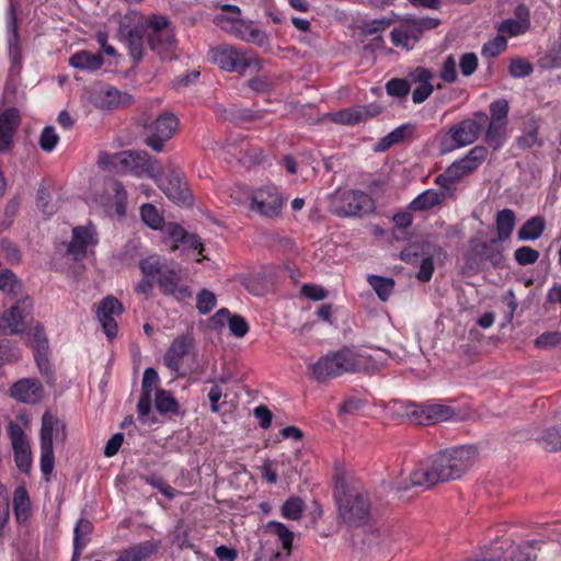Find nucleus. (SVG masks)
Returning a JSON list of instances; mask_svg holds the SVG:
<instances>
[{
	"mask_svg": "<svg viewBox=\"0 0 561 561\" xmlns=\"http://www.w3.org/2000/svg\"><path fill=\"white\" fill-rule=\"evenodd\" d=\"M148 32L142 26L122 24L119 34L127 46L135 64L144 58L145 35L147 43L161 60H172L176 57V39L174 28L165 15L152 14L146 22Z\"/></svg>",
	"mask_w": 561,
	"mask_h": 561,
	"instance_id": "f257e3e1",
	"label": "nucleus"
},
{
	"mask_svg": "<svg viewBox=\"0 0 561 561\" xmlns=\"http://www.w3.org/2000/svg\"><path fill=\"white\" fill-rule=\"evenodd\" d=\"M142 278L137 284L136 293L149 296L156 286L165 296L178 300L192 297V290L184 284L185 273L174 261L159 255H150L139 261Z\"/></svg>",
	"mask_w": 561,
	"mask_h": 561,
	"instance_id": "f03ea898",
	"label": "nucleus"
},
{
	"mask_svg": "<svg viewBox=\"0 0 561 561\" xmlns=\"http://www.w3.org/2000/svg\"><path fill=\"white\" fill-rule=\"evenodd\" d=\"M383 357L351 347H342L321 356L308 369L318 382H325L331 378L346 373L374 374L383 364Z\"/></svg>",
	"mask_w": 561,
	"mask_h": 561,
	"instance_id": "7ed1b4c3",
	"label": "nucleus"
},
{
	"mask_svg": "<svg viewBox=\"0 0 561 561\" xmlns=\"http://www.w3.org/2000/svg\"><path fill=\"white\" fill-rule=\"evenodd\" d=\"M333 479L334 497L343 520L353 526L366 522L371 507L368 493L341 465H335Z\"/></svg>",
	"mask_w": 561,
	"mask_h": 561,
	"instance_id": "20e7f679",
	"label": "nucleus"
},
{
	"mask_svg": "<svg viewBox=\"0 0 561 561\" xmlns=\"http://www.w3.org/2000/svg\"><path fill=\"white\" fill-rule=\"evenodd\" d=\"M478 450L473 446L463 445L444 449L433 457L440 481L448 482L460 479L477 461Z\"/></svg>",
	"mask_w": 561,
	"mask_h": 561,
	"instance_id": "39448f33",
	"label": "nucleus"
},
{
	"mask_svg": "<svg viewBox=\"0 0 561 561\" xmlns=\"http://www.w3.org/2000/svg\"><path fill=\"white\" fill-rule=\"evenodd\" d=\"M65 439L66 425L62 421L55 417L50 412L46 411L42 416L41 427V470L48 480L54 469V446L53 436Z\"/></svg>",
	"mask_w": 561,
	"mask_h": 561,
	"instance_id": "423d86ee",
	"label": "nucleus"
},
{
	"mask_svg": "<svg viewBox=\"0 0 561 561\" xmlns=\"http://www.w3.org/2000/svg\"><path fill=\"white\" fill-rule=\"evenodd\" d=\"M113 162L115 168L134 174L147 173L156 183L162 178V167L158 160L146 151H123L116 154Z\"/></svg>",
	"mask_w": 561,
	"mask_h": 561,
	"instance_id": "0eeeda50",
	"label": "nucleus"
},
{
	"mask_svg": "<svg viewBox=\"0 0 561 561\" xmlns=\"http://www.w3.org/2000/svg\"><path fill=\"white\" fill-rule=\"evenodd\" d=\"M178 126V117L170 112H163L153 122L144 125V141L153 151L161 152L164 144L175 134Z\"/></svg>",
	"mask_w": 561,
	"mask_h": 561,
	"instance_id": "6e6552de",
	"label": "nucleus"
},
{
	"mask_svg": "<svg viewBox=\"0 0 561 561\" xmlns=\"http://www.w3.org/2000/svg\"><path fill=\"white\" fill-rule=\"evenodd\" d=\"M333 207L341 217H362L375 210V202L368 194L353 190L335 196Z\"/></svg>",
	"mask_w": 561,
	"mask_h": 561,
	"instance_id": "1a4fd4ad",
	"label": "nucleus"
},
{
	"mask_svg": "<svg viewBox=\"0 0 561 561\" xmlns=\"http://www.w3.org/2000/svg\"><path fill=\"white\" fill-rule=\"evenodd\" d=\"M33 300L28 296L18 299L0 317V333L18 334L25 330L27 322L32 319Z\"/></svg>",
	"mask_w": 561,
	"mask_h": 561,
	"instance_id": "9d476101",
	"label": "nucleus"
},
{
	"mask_svg": "<svg viewBox=\"0 0 561 561\" xmlns=\"http://www.w3.org/2000/svg\"><path fill=\"white\" fill-rule=\"evenodd\" d=\"M482 125L474 119H463L453 125L440 140L443 153L473 144L481 134Z\"/></svg>",
	"mask_w": 561,
	"mask_h": 561,
	"instance_id": "9b49d317",
	"label": "nucleus"
},
{
	"mask_svg": "<svg viewBox=\"0 0 561 561\" xmlns=\"http://www.w3.org/2000/svg\"><path fill=\"white\" fill-rule=\"evenodd\" d=\"M497 239L490 242H478L471 247L466 255V264L471 270H481L484 263H490L495 268L503 267V250L497 245Z\"/></svg>",
	"mask_w": 561,
	"mask_h": 561,
	"instance_id": "f8f14e48",
	"label": "nucleus"
},
{
	"mask_svg": "<svg viewBox=\"0 0 561 561\" xmlns=\"http://www.w3.org/2000/svg\"><path fill=\"white\" fill-rule=\"evenodd\" d=\"M209 57L214 64L229 72L236 71L243 75L251 66V59L249 56L227 44L211 48Z\"/></svg>",
	"mask_w": 561,
	"mask_h": 561,
	"instance_id": "ddd939ff",
	"label": "nucleus"
},
{
	"mask_svg": "<svg viewBox=\"0 0 561 561\" xmlns=\"http://www.w3.org/2000/svg\"><path fill=\"white\" fill-rule=\"evenodd\" d=\"M158 187L173 203L180 206L192 204V194L180 169H171L164 178L158 180Z\"/></svg>",
	"mask_w": 561,
	"mask_h": 561,
	"instance_id": "4468645a",
	"label": "nucleus"
},
{
	"mask_svg": "<svg viewBox=\"0 0 561 561\" xmlns=\"http://www.w3.org/2000/svg\"><path fill=\"white\" fill-rule=\"evenodd\" d=\"M8 435L11 439L16 467L20 471L28 473L32 467V453L23 428L19 424L10 422Z\"/></svg>",
	"mask_w": 561,
	"mask_h": 561,
	"instance_id": "2eb2a0df",
	"label": "nucleus"
},
{
	"mask_svg": "<svg viewBox=\"0 0 561 561\" xmlns=\"http://www.w3.org/2000/svg\"><path fill=\"white\" fill-rule=\"evenodd\" d=\"M123 311L124 307L122 302L114 296L103 298L98 306L96 318L110 340L114 339L118 332V325L114 316H119Z\"/></svg>",
	"mask_w": 561,
	"mask_h": 561,
	"instance_id": "dca6fc26",
	"label": "nucleus"
},
{
	"mask_svg": "<svg viewBox=\"0 0 561 561\" xmlns=\"http://www.w3.org/2000/svg\"><path fill=\"white\" fill-rule=\"evenodd\" d=\"M283 201L276 187L261 188L252 197L250 209L264 217H275L280 213Z\"/></svg>",
	"mask_w": 561,
	"mask_h": 561,
	"instance_id": "f3484780",
	"label": "nucleus"
},
{
	"mask_svg": "<svg viewBox=\"0 0 561 561\" xmlns=\"http://www.w3.org/2000/svg\"><path fill=\"white\" fill-rule=\"evenodd\" d=\"M10 394L19 402L35 404L42 400L44 388L36 378H23L12 385Z\"/></svg>",
	"mask_w": 561,
	"mask_h": 561,
	"instance_id": "a211bd4d",
	"label": "nucleus"
},
{
	"mask_svg": "<svg viewBox=\"0 0 561 561\" xmlns=\"http://www.w3.org/2000/svg\"><path fill=\"white\" fill-rule=\"evenodd\" d=\"M94 236L95 229L93 226L75 227L72 230V240L68 245V252L72 254L76 260L83 257L87 253V248L96 243Z\"/></svg>",
	"mask_w": 561,
	"mask_h": 561,
	"instance_id": "6ab92c4d",
	"label": "nucleus"
},
{
	"mask_svg": "<svg viewBox=\"0 0 561 561\" xmlns=\"http://www.w3.org/2000/svg\"><path fill=\"white\" fill-rule=\"evenodd\" d=\"M19 125L20 115L16 108H7L0 113V152L10 148Z\"/></svg>",
	"mask_w": 561,
	"mask_h": 561,
	"instance_id": "aec40b11",
	"label": "nucleus"
},
{
	"mask_svg": "<svg viewBox=\"0 0 561 561\" xmlns=\"http://www.w3.org/2000/svg\"><path fill=\"white\" fill-rule=\"evenodd\" d=\"M193 339L188 335H180L178 336L167 350L163 356L164 365L173 370L179 371L181 367V362L183 357L188 353L190 347L192 346Z\"/></svg>",
	"mask_w": 561,
	"mask_h": 561,
	"instance_id": "412c9836",
	"label": "nucleus"
},
{
	"mask_svg": "<svg viewBox=\"0 0 561 561\" xmlns=\"http://www.w3.org/2000/svg\"><path fill=\"white\" fill-rule=\"evenodd\" d=\"M437 474L438 471L432 459L431 465H421L414 469L410 474V481L413 486H423L430 489L437 483H443V481H440V476Z\"/></svg>",
	"mask_w": 561,
	"mask_h": 561,
	"instance_id": "4be33fe9",
	"label": "nucleus"
},
{
	"mask_svg": "<svg viewBox=\"0 0 561 561\" xmlns=\"http://www.w3.org/2000/svg\"><path fill=\"white\" fill-rule=\"evenodd\" d=\"M447 194L436 190H426L417 195L408 206L413 211H426L442 204Z\"/></svg>",
	"mask_w": 561,
	"mask_h": 561,
	"instance_id": "5701e85b",
	"label": "nucleus"
},
{
	"mask_svg": "<svg viewBox=\"0 0 561 561\" xmlns=\"http://www.w3.org/2000/svg\"><path fill=\"white\" fill-rule=\"evenodd\" d=\"M160 546L161 541L159 540H147L125 549L122 556L127 561H145L156 553Z\"/></svg>",
	"mask_w": 561,
	"mask_h": 561,
	"instance_id": "b1692460",
	"label": "nucleus"
},
{
	"mask_svg": "<svg viewBox=\"0 0 561 561\" xmlns=\"http://www.w3.org/2000/svg\"><path fill=\"white\" fill-rule=\"evenodd\" d=\"M69 64L76 69L95 71L103 66L104 60L101 54L80 50L69 58Z\"/></svg>",
	"mask_w": 561,
	"mask_h": 561,
	"instance_id": "393cba45",
	"label": "nucleus"
},
{
	"mask_svg": "<svg viewBox=\"0 0 561 561\" xmlns=\"http://www.w3.org/2000/svg\"><path fill=\"white\" fill-rule=\"evenodd\" d=\"M221 10V13L215 15L214 23L221 30L233 33L234 28L241 20L240 8L233 4H224Z\"/></svg>",
	"mask_w": 561,
	"mask_h": 561,
	"instance_id": "a878e982",
	"label": "nucleus"
},
{
	"mask_svg": "<svg viewBox=\"0 0 561 561\" xmlns=\"http://www.w3.org/2000/svg\"><path fill=\"white\" fill-rule=\"evenodd\" d=\"M515 225L516 215L514 210L510 208L499 210L495 216L497 240H508L514 231Z\"/></svg>",
	"mask_w": 561,
	"mask_h": 561,
	"instance_id": "bb28decb",
	"label": "nucleus"
},
{
	"mask_svg": "<svg viewBox=\"0 0 561 561\" xmlns=\"http://www.w3.org/2000/svg\"><path fill=\"white\" fill-rule=\"evenodd\" d=\"M232 34L245 42L256 44L261 47L268 44V37L263 31L253 26L252 23H247L243 20H240Z\"/></svg>",
	"mask_w": 561,
	"mask_h": 561,
	"instance_id": "cd10ccee",
	"label": "nucleus"
},
{
	"mask_svg": "<svg viewBox=\"0 0 561 561\" xmlns=\"http://www.w3.org/2000/svg\"><path fill=\"white\" fill-rule=\"evenodd\" d=\"M93 524L85 518H80L73 529V558L76 561L80 556L81 551L85 548L90 541L89 536L92 534Z\"/></svg>",
	"mask_w": 561,
	"mask_h": 561,
	"instance_id": "c85d7f7f",
	"label": "nucleus"
},
{
	"mask_svg": "<svg viewBox=\"0 0 561 561\" xmlns=\"http://www.w3.org/2000/svg\"><path fill=\"white\" fill-rule=\"evenodd\" d=\"M13 511L19 523H24L31 515V500L24 485H19L13 493Z\"/></svg>",
	"mask_w": 561,
	"mask_h": 561,
	"instance_id": "c756f323",
	"label": "nucleus"
},
{
	"mask_svg": "<svg viewBox=\"0 0 561 561\" xmlns=\"http://www.w3.org/2000/svg\"><path fill=\"white\" fill-rule=\"evenodd\" d=\"M546 229V220L541 216H534L519 228L517 237L522 241H534L541 237Z\"/></svg>",
	"mask_w": 561,
	"mask_h": 561,
	"instance_id": "7c9ffc66",
	"label": "nucleus"
},
{
	"mask_svg": "<svg viewBox=\"0 0 561 561\" xmlns=\"http://www.w3.org/2000/svg\"><path fill=\"white\" fill-rule=\"evenodd\" d=\"M507 124L508 123L489 121L484 141L494 150H499L504 145L507 136Z\"/></svg>",
	"mask_w": 561,
	"mask_h": 561,
	"instance_id": "2f4dec72",
	"label": "nucleus"
},
{
	"mask_svg": "<svg viewBox=\"0 0 561 561\" xmlns=\"http://www.w3.org/2000/svg\"><path fill=\"white\" fill-rule=\"evenodd\" d=\"M367 282L381 301L389 299L396 285L393 278L379 275H368Z\"/></svg>",
	"mask_w": 561,
	"mask_h": 561,
	"instance_id": "473e14b6",
	"label": "nucleus"
},
{
	"mask_svg": "<svg viewBox=\"0 0 561 561\" xmlns=\"http://www.w3.org/2000/svg\"><path fill=\"white\" fill-rule=\"evenodd\" d=\"M154 404L156 409L162 414L170 412L179 414L180 405L170 391L163 389L157 390Z\"/></svg>",
	"mask_w": 561,
	"mask_h": 561,
	"instance_id": "72a5a7b5",
	"label": "nucleus"
},
{
	"mask_svg": "<svg viewBox=\"0 0 561 561\" xmlns=\"http://www.w3.org/2000/svg\"><path fill=\"white\" fill-rule=\"evenodd\" d=\"M128 98V94L123 93L113 87H107L100 94V106L111 110L117 107L119 104L126 103V99Z\"/></svg>",
	"mask_w": 561,
	"mask_h": 561,
	"instance_id": "f704fd0d",
	"label": "nucleus"
},
{
	"mask_svg": "<svg viewBox=\"0 0 561 561\" xmlns=\"http://www.w3.org/2000/svg\"><path fill=\"white\" fill-rule=\"evenodd\" d=\"M266 527L271 533L277 536L284 550L289 553L293 548L294 533L285 524L276 520L268 522Z\"/></svg>",
	"mask_w": 561,
	"mask_h": 561,
	"instance_id": "c9c22d12",
	"label": "nucleus"
},
{
	"mask_svg": "<svg viewBox=\"0 0 561 561\" xmlns=\"http://www.w3.org/2000/svg\"><path fill=\"white\" fill-rule=\"evenodd\" d=\"M427 425L449 421L454 417L455 411L445 404H427Z\"/></svg>",
	"mask_w": 561,
	"mask_h": 561,
	"instance_id": "e433bc0d",
	"label": "nucleus"
},
{
	"mask_svg": "<svg viewBox=\"0 0 561 561\" xmlns=\"http://www.w3.org/2000/svg\"><path fill=\"white\" fill-rule=\"evenodd\" d=\"M541 447L548 451H557L561 449V427L552 426L545 430L538 438Z\"/></svg>",
	"mask_w": 561,
	"mask_h": 561,
	"instance_id": "4c0bfd02",
	"label": "nucleus"
},
{
	"mask_svg": "<svg viewBox=\"0 0 561 561\" xmlns=\"http://www.w3.org/2000/svg\"><path fill=\"white\" fill-rule=\"evenodd\" d=\"M332 122L342 125H354L360 123V111L356 106L344 108L329 114Z\"/></svg>",
	"mask_w": 561,
	"mask_h": 561,
	"instance_id": "58836bf2",
	"label": "nucleus"
},
{
	"mask_svg": "<svg viewBox=\"0 0 561 561\" xmlns=\"http://www.w3.org/2000/svg\"><path fill=\"white\" fill-rule=\"evenodd\" d=\"M9 57L11 60V75H18L22 67V53L19 45V34L16 28H14L13 35L9 41Z\"/></svg>",
	"mask_w": 561,
	"mask_h": 561,
	"instance_id": "ea45409f",
	"label": "nucleus"
},
{
	"mask_svg": "<svg viewBox=\"0 0 561 561\" xmlns=\"http://www.w3.org/2000/svg\"><path fill=\"white\" fill-rule=\"evenodd\" d=\"M140 215L144 222L152 229H161L164 224L163 217L152 204L142 205L140 208Z\"/></svg>",
	"mask_w": 561,
	"mask_h": 561,
	"instance_id": "a19ab883",
	"label": "nucleus"
},
{
	"mask_svg": "<svg viewBox=\"0 0 561 561\" xmlns=\"http://www.w3.org/2000/svg\"><path fill=\"white\" fill-rule=\"evenodd\" d=\"M304 513V501L300 497L291 496L282 506V515L291 520H298Z\"/></svg>",
	"mask_w": 561,
	"mask_h": 561,
	"instance_id": "79ce46f5",
	"label": "nucleus"
},
{
	"mask_svg": "<svg viewBox=\"0 0 561 561\" xmlns=\"http://www.w3.org/2000/svg\"><path fill=\"white\" fill-rule=\"evenodd\" d=\"M530 26V21H518L514 19H506L504 20L500 26L499 32L502 34H508L511 36H517L520 34H524L528 31Z\"/></svg>",
	"mask_w": 561,
	"mask_h": 561,
	"instance_id": "37998d69",
	"label": "nucleus"
},
{
	"mask_svg": "<svg viewBox=\"0 0 561 561\" xmlns=\"http://www.w3.org/2000/svg\"><path fill=\"white\" fill-rule=\"evenodd\" d=\"M391 24L390 19H381V20H371L365 22L362 26V32L364 35H377L374 41L382 43V37L380 35L386 28H388Z\"/></svg>",
	"mask_w": 561,
	"mask_h": 561,
	"instance_id": "c03bdc74",
	"label": "nucleus"
},
{
	"mask_svg": "<svg viewBox=\"0 0 561 561\" xmlns=\"http://www.w3.org/2000/svg\"><path fill=\"white\" fill-rule=\"evenodd\" d=\"M22 284L18 277L10 270L0 272V290L7 295H16L21 289Z\"/></svg>",
	"mask_w": 561,
	"mask_h": 561,
	"instance_id": "a18cd8bd",
	"label": "nucleus"
},
{
	"mask_svg": "<svg viewBox=\"0 0 561 561\" xmlns=\"http://www.w3.org/2000/svg\"><path fill=\"white\" fill-rule=\"evenodd\" d=\"M217 304L215 294L206 288L198 291L196 296V309L201 314L209 313Z\"/></svg>",
	"mask_w": 561,
	"mask_h": 561,
	"instance_id": "49530a36",
	"label": "nucleus"
},
{
	"mask_svg": "<svg viewBox=\"0 0 561 561\" xmlns=\"http://www.w3.org/2000/svg\"><path fill=\"white\" fill-rule=\"evenodd\" d=\"M426 405L409 402L404 405V413L411 422L419 425H427Z\"/></svg>",
	"mask_w": 561,
	"mask_h": 561,
	"instance_id": "de8ad7c7",
	"label": "nucleus"
},
{
	"mask_svg": "<svg viewBox=\"0 0 561 561\" xmlns=\"http://www.w3.org/2000/svg\"><path fill=\"white\" fill-rule=\"evenodd\" d=\"M506 47V38L503 35H497L482 46L481 54L483 57L494 58L504 51Z\"/></svg>",
	"mask_w": 561,
	"mask_h": 561,
	"instance_id": "09e8293b",
	"label": "nucleus"
},
{
	"mask_svg": "<svg viewBox=\"0 0 561 561\" xmlns=\"http://www.w3.org/2000/svg\"><path fill=\"white\" fill-rule=\"evenodd\" d=\"M508 111L510 105L505 99L495 100L490 104L491 117L489 118V121L508 123Z\"/></svg>",
	"mask_w": 561,
	"mask_h": 561,
	"instance_id": "8fccbe9b",
	"label": "nucleus"
},
{
	"mask_svg": "<svg viewBox=\"0 0 561 561\" xmlns=\"http://www.w3.org/2000/svg\"><path fill=\"white\" fill-rule=\"evenodd\" d=\"M534 71L533 65L523 58H513L508 66V72L514 78H525Z\"/></svg>",
	"mask_w": 561,
	"mask_h": 561,
	"instance_id": "3c124183",
	"label": "nucleus"
},
{
	"mask_svg": "<svg viewBox=\"0 0 561 561\" xmlns=\"http://www.w3.org/2000/svg\"><path fill=\"white\" fill-rule=\"evenodd\" d=\"M386 90L389 95L405 98L410 92V82L407 79L393 78L387 82Z\"/></svg>",
	"mask_w": 561,
	"mask_h": 561,
	"instance_id": "603ef678",
	"label": "nucleus"
},
{
	"mask_svg": "<svg viewBox=\"0 0 561 561\" xmlns=\"http://www.w3.org/2000/svg\"><path fill=\"white\" fill-rule=\"evenodd\" d=\"M456 65L455 57L453 55H448L439 69V78L447 83L456 82L458 79Z\"/></svg>",
	"mask_w": 561,
	"mask_h": 561,
	"instance_id": "864d4df0",
	"label": "nucleus"
},
{
	"mask_svg": "<svg viewBox=\"0 0 561 561\" xmlns=\"http://www.w3.org/2000/svg\"><path fill=\"white\" fill-rule=\"evenodd\" d=\"M540 254L537 250L524 245L515 250L514 257L519 265H530L538 261Z\"/></svg>",
	"mask_w": 561,
	"mask_h": 561,
	"instance_id": "5fc2aeb1",
	"label": "nucleus"
},
{
	"mask_svg": "<svg viewBox=\"0 0 561 561\" xmlns=\"http://www.w3.org/2000/svg\"><path fill=\"white\" fill-rule=\"evenodd\" d=\"M59 137L53 126H46L39 137V147L46 152H50L57 145Z\"/></svg>",
	"mask_w": 561,
	"mask_h": 561,
	"instance_id": "6e6d98bb",
	"label": "nucleus"
},
{
	"mask_svg": "<svg viewBox=\"0 0 561 561\" xmlns=\"http://www.w3.org/2000/svg\"><path fill=\"white\" fill-rule=\"evenodd\" d=\"M114 192V198H115V205H116V213L119 216H124L126 213V199H127V193L122 182L114 181L113 187Z\"/></svg>",
	"mask_w": 561,
	"mask_h": 561,
	"instance_id": "4d7b16f0",
	"label": "nucleus"
},
{
	"mask_svg": "<svg viewBox=\"0 0 561 561\" xmlns=\"http://www.w3.org/2000/svg\"><path fill=\"white\" fill-rule=\"evenodd\" d=\"M228 325L231 334L236 337H243L249 332V324L240 314L229 317Z\"/></svg>",
	"mask_w": 561,
	"mask_h": 561,
	"instance_id": "13d9d810",
	"label": "nucleus"
},
{
	"mask_svg": "<svg viewBox=\"0 0 561 561\" xmlns=\"http://www.w3.org/2000/svg\"><path fill=\"white\" fill-rule=\"evenodd\" d=\"M33 352L37 353H48V340L45 334V330L42 325H36L33 334Z\"/></svg>",
	"mask_w": 561,
	"mask_h": 561,
	"instance_id": "bf43d9fd",
	"label": "nucleus"
},
{
	"mask_svg": "<svg viewBox=\"0 0 561 561\" xmlns=\"http://www.w3.org/2000/svg\"><path fill=\"white\" fill-rule=\"evenodd\" d=\"M561 344L560 332H545L535 340V345L538 348H550Z\"/></svg>",
	"mask_w": 561,
	"mask_h": 561,
	"instance_id": "052dcab7",
	"label": "nucleus"
},
{
	"mask_svg": "<svg viewBox=\"0 0 561 561\" xmlns=\"http://www.w3.org/2000/svg\"><path fill=\"white\" fill-rule=\"evenodd\" d=\"M459 68L465 77L471 76L478 68V56L474 53H466L460 57Z\"/></svg>",
	"mask_w": 561,
	"mask_h": 561,
	"instance_id": "680f3d73",
	"label": "nucleus"
},
{
	"mask_svg": "<svg viewBox=\"0 0 561 561\" xmlns=\"http://www.w3.org/2000/svg\"><path fill=\"white\" fill-rule=\"evenodd\" d=\"M34 358L41 374L46 378V381L54 382V370L48 359V353L34 354Z\"/></svg>",
	"mask_w": 561,
	"mask_h": 561,
	"instance_id": "e2e57ef3",
	"label": "nucleus"
},
{
	"mask_svg": "<svg viewBox=\"0 0 561 561\" xmlns=\"http://www.w3.org/2000/svg\"><path fill=\"white\" fill-rule=\"evenodd\" d=\"M434 78L432 70L424 67H416L408 75V81L412 83H427Z\"/></svg>",
	"mask_w": 561,
	"mask_h": 561,
	"instance_id": "0e129e2a",
	"label": "nucleus"
},
{
	"mask_svg": "<svg viewBox=\"0 0 561 561\" xmlns=\"http://www.w3.org/2000/svg\"><path fill=\"white\" fill-rule=\"evenodd\" d=\"M159 382V376L154 368L148 367L144 371L141 392H148L152 394L153 387Z\"/></svg>",
	"mask_w": 561,
	"mask_h": 561,
	"instance_id": "69168bd1",
	"label": "nucleus"
},
{
	"mask_svg": "<svg viewBox=\"0 0 561 561\" xmlns=\"http://www.w3.org/2000/svg\"><path fill=\"white\" fill-rule=\"evenodd\" d=\"M390 35L391 41L396 46H402L407 49H411L413 47V44L410 41L409 30H404L403 27L393 28Z\"/></svg>",
	"mask_w": 561,
	"mask_h": 561,
	"instance_id": "338daca9",
	"label": "nucleus"
},
{
	"mask_svg": "<svg viewBox=\"0 0 561 561\" xmlns=\"http://www.w3.org/2000/svg\"><path fill=\"white\" fill-rule=\"evenodd\" d=\"M301 294L313 301L323 300L328 296L323 287L313 284H305L301 287Z\"/></svg>",
	"mask_w": 561,
	"mask_h": 561,
	"instance_id": "774afa93",
	"label": "nucleus"
}]
</instances>
